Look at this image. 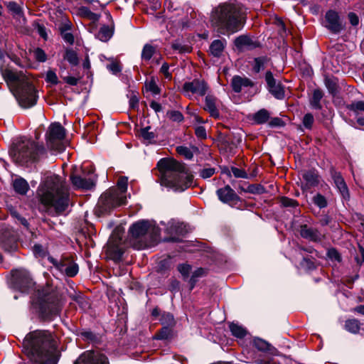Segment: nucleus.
I'll return each mask as SVG.
<instances>
[{
    "label": "nucleus",
    "mask_w": 364,
    "mask_h": 364,
    "mask_svg": "<svg viewBox=\"0 0 364 364\" xmlns=\"http://www.w3.org/2000/svg\"><path fill=\"white\" fill-rule=\"evenodd\" d=\"M146 86H147V89L154 94L156 95L160 92V90H159V87L157 86V85L156 84L154 80H151L147 84Z\"/></svg>",
    "instance_id": "obj_63"
},
{
    "label": "nucleus",
    "mask_w": 364,
    "mask_h": 364,
    "mask_svg": "<svg viewBox=\"0 0 364 364\" xmlns=\"http://www.w3.org/2000/svg\"><path fill=\"white\" fill-rule=\"evenodd\" d=\"M63 59L67 60L72 66H76L79 63L77 53L72 48H67L63 55Z\"/></svg>",
    "instance_id": "obj_34"
},
{
    "label": "nucleus",
    "mask_w": 364,
    "mask_h": 364,
    "mask_svg": "<svg viewBox=\"0 0 364 364\" xmlns=\"http://www.w3.org/2000/svg\"><path fill=\"white\" fill-rule=\"evenodd\" d=\"M46 144L49 149L55 153L63 151L66 147L65 129L59 123H52L46 134Z\"/></svg>",
    "instance_id": "obj_7"
},
{
    "label": "nucleus",
    "mask_w": 364,
    "mask_h": 364,
    "mask_svg": "<svg viewBox=\"0 0 364 364\" xmlns=\"http://www.w3.org/2000/svg\"><path fill=\"white\" fill-rule=\"evenodd\" d=\"M226 42L225 40H215L210 46V53L215 57H220L225 48Z\"/></svg>",
    "instance_id": "obj_28"
},
{
    "label": "nucleus",
    "mask_w": 364,
    "mask_h": 364,
    "mask_svg": "<svg viewBox=\"0 0 364 364\" xmlns=\"http://www.w3.org/2000/svg\"><path fill=\"white\" fill-rule=\"evenodd\" d=\"M171 47L173 50L178 51L180 53H190L191 51V46L188 45H183L178 42L173 43Z\"/></svg>",
    "instance_id": "obj_45"
},
{
    "label": "nucleus",
    "mask_w": 364,
    "mask_h": 364,
    "mask_svg": "<svg viewBox=\"0 0 364 364\" xmlns=\"http://www.w3.org/2000/svg\"><path fill=\"white\" fill-rule=\"evenodd\" d=\"M156 53V47L146 43L144 46L141 51V59L144 61H149L154 56V55Z\"/></svg>",
    "instance_id": "obj_33"
},
{
    "label": "nucleus",
    "mask_w": 364,
    "mask_h": 364,
    "mask_svg": "<svg viewBox=\"0 0 364 364\" xmlns=\"http://www.w3.org/2000/svg\"><path fill=\"white\" fill-rule=\"evenodd\" d=\"M327 22L326 27L333 33H337L342 30V26L340 23L338 14L333 11L329 10L325 16Z\"/></svg>",
    "instance_id": "obj_18"
},
{
    "label": "nucleus",
    "mask_w": 364,
    "mask_h": 364,
    "mask_svg": "<svg viewBox=\"0 0 364 364\" xmlns=\"http://www.w3.org/2000/svg\"><path fill=\"white\" fill-rule=\"evenodd\" d=\"M299 232L303 238L309 241L320 242L321 240V235L319 231L316 228L309 227L307 225H301Z\"/></svg>",
    "instance_id": "obj_21"
},
{
    "label": "nucleus",
    "mask_w": 364,
    "mask_h": 364,
    "mask_svg": "<svg viewBox=\"0 0 364 364\" xmlns=\"http://www.w3.org/2000/svg\"><path fill=\"white\" fill-rule=\"evenodd\" d=\"M8 7L10 11H13L16 14H19L21 12V9L20 6L16 2H10Z\"/></svg>",
    "instance_id": "obj_64"
},
{
    "label": "nucleus",
    "mask_w": 364,
    "mask_h": 364,
    "mask_svg": "<svg viewBox=\"0 0 364 364\" xmlns=\"http://www.w3.org/2000/svg\"><path fill=\"white\" fill-rule=\"evenodd\" d=\"M169 118L173 122H181L183 119V116L179 111H171L168 112Z\"/></svg>",
    "instance_id": "obj_55"
},
{
    "label": "nucleus",
    "mask_w": 364,
    "mask_h": 364,
    "mask_svg": "<svg viewBox=\"0 0 364 364\" xmlns=\"http://www.w3.org/2000/svg\"><path fill=\"white\" fill-rule=\"evenodd\" d=\"M70 179L73 186L77 188L89 190L95 186V181L91 178H82L80 176H72Z\"/></svg>",
    "instance_id": "obj_23"
},
{
    "label": "nucleus",
    "mask_w": 364,
    "mask_h": 364,
    "mask_svg": "<svg viewBox=\"0 0 364 364\" xmlns=\"http://www.w3.org/2000/svg\"><path fill=\"white\" fill-rule=\"evenodd\" d=\"M331 177L333 180V182L340 192V193L343 196L344 198L349 197V191L347 187V185L342 177L341 174L339 172L336 171H331Z\"/></svg>",
    "instance_id": "obj_22"
},
{
    "label": "nucleus",
    "mask_w": 364,
    "mask_h": 364,
    "mask_svg": "<svg viewBox=\"0 0 364 364\" xmlns=\"http://www.w3.org/2000/svg\"><path fill=\"white\" fill-rule=\"evenodd\" d=\"M13 187L14 191L21 195H25L29 189L27 181L22 178H16L13 182Z\"/></svg>",
    "instance_id": "obj_31"
},
{
    "label": "nucleus",
    "mask_w": 364,
    "mask_h": 364,
    "mask_svg": "<svg viewBox=\"0 0 364 364\" xmlns=\"http://www.w3.org/2000/svg\"><path fill=\"white\" fill-rule=\"evenodd\" d=\"M203 109L210 114V117L215 119L220 117L218 100L214 96L207 95L205 97Z\"/></svg>",
    "instance_id": "obj_19"
},
{
    "label": "nucleus",
    "mask_w": 364,
    "mask_h": 364,
    "mask_svg": "<svg viewBox=\"0 0 364 364\" xmlns=\"http://www.w3.org/2000/svg\"><path fill=\"white\" fill-rule=\"evenodd\" d=\"M177 153L181 156H183L186 159H191L193 157V153L192 150L185 146H179L176 148Z\"/></svg>",
    "instance_id": "obj_42"
},
{
    "label": "nucleus",
    "mask_w": 364,
    "mask_h": 364,
    "mask_svg": "<svg viewBox=\"0 0 364 364\" xmlns=\"http://www.w3.org/2000/svg\"><path fill=\"white\" fill-rule=\"evenodd\" d=\"M37 303L42 317L51 319L59 314L61 309L60 296L58 290L48 285L38 291Z\"/></svg>",
    "instance_id": "obj_5"
},
{
    "label": "nucleus",
    "mask_w": 364,
    "mask_h": 364,
    "mask_svg": "<svg viewBox=\"0 0 364 364\" xmlns=\"http://www.w3.org/2000/svg\"><path fill=\"white\" fill-rule=\"evenodd\" d=\"M114 26L113 21L110 25H103L95 34L96 38L102 42H107L113 36Z\"/></svg>",
    "instance_id": "obj_24"
},
{
    "label": "nucleus",
    "mask_w": 364,
    "mask_h": 364,
    "mask_svg": "<svg viewBox=\"0 0 364 364\" xmlns=\"http://www.w3.org/2000/svg\"><path fill=\"white\" fill-rule=\"evenodd\" d=\"M327 256L332 261L341 262V256L335 248L328 250Z\"/></svg>",
    "instance_id": "obj_49"
},
{
    "label": "nucleus",
    "mask_w": 364,
    "mask_h": 364,
    "mask_svg": "<svg viewBox=\"0 0 364 364\" xmlns=\"http://www.w3.org/2000/svg\"><path fill=\"white\" fill-rule=\"evenodd\" d=\"M285 125L284 122L279 117H274L269 122V126L270 127H282Z\"/></svg>",
    "instance_id": "obj_56"
},
{
    "label": "nucleus",
    "mask_w": 364,
    "mask_h": 364,
    "mask_svg": "<svg viewBox=\"0 0 364 364\" xmlns=\"http://www.w3.org/2000/svg\"><path fill=\"white\" fill-rule=\"evenodd\" d=\"M109 251L114 259H117V260L120 259L123 255V251L120 248H118V247H110L109 248Z\"/></svg>",
    "instance_id": "obj_54"
},
{
    "label": "nucleus",
    "mask_w": 364,
    "mask_h": 364,
    "mask_svg": "<svg viewBox=\"0 0 364 364\" xmlns=\"http://www.w3.org/2000/svg\"><path fill=\"white\" fill-rule=\"evenodd\" d=\"M34 57L38 62H45L47 60V55L44 50L40 48H37L33 51Z\"/></svg>",
    "instance_id": "obj_50"
},
{
    "label": "nucleus",
    "mask_w": 364,
    "mask_h": 364,
    "mask_svg": "<svg viewBox=\"0 0 364 364\" xmlns=\"http://www.w3.org/2000/svg\"><path fill=\"white\" fill-rule=\"evenodd\" d=\"M325 85L331 93H334L336 90V84L330 78L325 79Z\"/></svg>",
    "instance_id": "obj_62"
},
{
    "label": "nucleus",
    "mask_w": 364,
    "mask_h": 364,
    "mask_svg": "<svg viewBox=\"0 0 364 364\" xmlns=\"http://www.w3.org/2000/svg\"><path fill=\"white\" fill-rule=\"evenodd\" d=\"M303 178L305 181V188H311L318 186L320 181V177L317 172L313 170L308 171L303 174Z\"/></svg>",
    "instance_id": "obj_25"
},
{
    "label": "nucleus",
    "mask_w": 364,
    "mask_h": 364,
    "mask_svg": "<svg viewBox=\"0 0 364 364\" xmlns=\"http://www.w3.org/2000/svg\"><path fill=\"white\" fill-rule=\"evenodd\" d=\"M314 122V116L311 114L307 113L304 115L303 118V124L306 128L311 129L312 127Z\"/></svg>",
    "instance_id": "obj_52"
},
{
    "label": "nucleus",
    "mask_w": 364,
    "mask_h": 364,
    "mask_svg": "<svg viewBox=\"0 0 364 364\" xmlns=\"http://www.w3.org/2000/svg\"><path fill=\"white\" fill-rule=\"evenodd\" d=\"M243 191L252 194H262L265 193L264 187L260 184H250L247 186V189Z\"/></svg>",
    "instance_id": "obj_41"
},
{
    "label": "nucleus",
    "mask_w": 364,
    "mask_h": 364,
    "mask_svg": "<svg viewBox=\"0 0 364 364\" xmlns=\"http://www.w3.org/2000/svg\"><path fill=\"white\" fill-rule=\"evenodd\" d=\"M269 62V58H268L267 57L262 56L255 58L253 70L255 73H259L261 70H263L266 68Z\"/></svg>",
    "instance_id": "obj_35"
},
{
    "label": "nucleus",
    "mask_w": 364,
    "mask_h": 364,
    "mask_svg": "<svg viewBox=\"0 0 364 364\" xmlns=\"http://www.w3.org/2000/svg\"><path fill=\"white\" fill-rule=\"evenodd\" d=\"M49 262L61 274L70 277H75L78 272V266L69 259H57L53 257L48 258Z\"/></svg>",
    "instance_id": "obj_12"
},
{
    "label": "nucleus",
    "mask_w": 364,
    "mask_h": 364,
    "mask_svg": "<svg viewBox=\"0 0 364 364\" xmlns=\"http://www.w3.org/2000/svg\"><path fill=\"white\" fill-rule=\"evenodd\" d=\"M126 201L125 196H120L117 189L112 188L100 196L98 205L102 211L107 212L113 208L125 204Z\"/></svg>",
    "instance_id": "obj_9"
},
{
    "label": "nucleus",
    "mask_w": 364,
    "mask_h": 364,
    "mask_svg": "<svg viewBox=\"0 0 364 364\" xmlns=\"http://www.w3.org/2000/svg\"><path fill=\"white\" fill-rule=\"evenodd\" d=\"M107 68L113 74H117L122 70L121 66L117 62H112L107 65Z\"/></svg>",
    "instance_id": "obj_57"
},
{
    "label": "nucleus",
    "mask_w": 364,
    "mask_h": 364,
    "mask_svg": "<svg viewBox=\"0 0 364 364\" xmlns=\"http://www.w3.org/2000/svg\"><path fill=\"white\" fill-rule=\"evenodd\" d=\"M269 118L270 114L269 111L265 109H261L252 115V119L257 124H262L267 122Z\"/></svg>",
    "instance_id": "obj_29"
},
{
    "label": "nucleus",
    "mask_w": 364,
    "mask_h": 364,
    "mask_svg": "<svg viewBox=\"0 0 364 364\" xmlns=\"http://www.w3.org/2000/svg\"><path fill=\"white\" fill-rule=\"evenodd\" d=\"M178 270L183 277L184 279H186L191 270V266L187 264H181L178 266Z\"/></svg>",
    "instance_id": "obj_48"
},
{
    "label": "nucleus",
    "mask_w": 364,
    "mask_h": 364,
    "mask_svg": "<svg viewBox=\"0 0 364 364\" xmlns=\"http://www.w3.org/2000/svg\"><path fill=\"white\" fill-rule=\"evenodd\" d=\"M16 97L21 107L29 108L37 102L38 95L34 85L28 80L16 89Z\"/></svg>",
    "instance_id": "obj_8"
},
{
    "label": "nucleus",
    "mask_w": 364,
    "mask_h": 364,
    "mask_svg": "<svg viewBox=\"0 0 364 364\" xmlns=\"http://www.w3.org/2000/svg\"><path fill=\"white\" fill-rule=\"evenodd\" d=\"M1 72L6 83L10 86L14 87L15 89L21 86L23 82L28 81L22 73H18L9 68H4L3 66H1Z\"/></svg>",
    "instance_id": "obj_14"
},
{
    "label": "nucleus",
    "mask_w": 364,
    "mask_h": 364,
    "mask_svg": "<svg viewBox=\"0 0 364 364\" xmlns=\"http://www.w3.org/2000/svg\"><path fill=\"white\" fill-rule=\"evenodd\" d=\"M232 173L235 178H247L248 175L245 170L236 167L231 168Z\"/></svg>",
    "instance_id": "obj_53"
},
{
    "label": "nucleus",
    "mask_w": 364,
    "mask_h": 364,
    "mask_svg": "<svg viewBox=\"0 0 364 364\" xmlns=\"http://www.w3.org/2000/svg\"><path fill=\"white\" fill-rule=\"evenodd\" d=\"M254 86L253 82L247 78L242 77L239 75H235L232 78L231 87L235 92L240 93L243 88L252 87Z\"/></svg>",
    "instance_id": "obj_20"
},
{
    "label": "nucleus",
    "mask_w": 364,
    "mask_h": 364,
    "mask_svg": "<svg viewBox=\"0 0 364 364\" xmlns=\"http://www.w3.org/2000/svg\"><path fill=\"white\" fill-rule=\"evenodd\" d=\"M74 364H109V361L104 354L87 351L82 353Z\"/></svg>",
    "instance_id": "obj_16"
},
{
    "label": "nucleus",
    "mask_w": 364,
    "mask_h": 364,
    "mask_svg": "<svg viewBox=\"0 0 364 364\" xmlns=\"http://www.w3.org/2000/svg\"><path fill=\"white\" fill-rule=\"evenodd\" d=\"M139 136L146 144L154 143L157 137V134L155 133V132L151 130L150 127L140 129L139 132Z\"/></svg>",
    "instance_id": "obj_27"
},
{
    "label": "nucleus",
    "mask_w": 364,
    "mask_h": 364,
    "mask_svg": "<svg viewBox=\"0 0 364 364\" xmlns=\"http://www.w3.org/2000/svg\"><path fill=\"white\" fill-rule=\"evenodd\" d=\"M302 257V261L300 262V265L301 267L308 270H312L316 269V259L314 258H313L312 257H308L305 256H303Z\"/></svg>",
    "instance_id": "obj_39"
},
{
    "label": "nucleus",
    "mask_w": 364,
    "mask_h": 364,
    "mask_svg": "<svg viewBox=\"0 0 364 364\" xmlns=\"http://www.w3.org/2000/svg\"><path fill=\"white\" fill-rule=\"evenodd\" d=\"M279 202L284 207H296L298 205V203L296 200L285 196L281 197Z\"/></svg>",
    "instance_id": "obj_47"
},
{
    "label": "nucleus",
    "mask_w": 364,
    "mask_h": 364,
    "mask_svg": "<svg viewBox=\"0 0 364 364\" xmlns=\"http://www.w3.org/2000/svg\"><path fill=\"white\" fill-rule=\"evenodd\" d=\"M195 134L201 139H206L207 137L206 130L203 126H198L195 128Z\"/></svg>",
    "instance_id": "obj_58"
},
{
    "label": "nucleus",
    "mask_w": 364,
    "mask_h": 364,
    "mask_svg": "<svg viewBox=\"0 0 364 364\" xmlns=\"http://www.w3.org/2000/svg\"><path fill=\"white\" fill-rule=\"evenodd\" d=\"M46 81L51 82L52 84L58 83V77L55 72L49 70L46 73Z\"/></svg>",
    "instance_id": "obj_60"
},
{
    "label": "nucleus",
    "mask_w": 364,
    "mask_h": 364,
    "mask_svg": "<svg viewBox=\"0 0 364 364\" xmlns=\"http://www.w3.org/2000/svg\"><path fill=\"white\" fill-rule=\"evenodd\" d=\"M229 327L232 334L235 337L242 338L247 334L246 330L241 326L232 323Z\"/></svg>",
    "instance_id": "obj_37"
},
{
    "label": "nucleus",
    "mask_w": 364,
    "mask_h": 364,
    "mask_svg": "<svg viewBox=\"0 0 364 364\" xmlns=\"http://www.w3.org/2000/svg\"><path fill=\"white\" fill-rule=\"evenodd\" d=\"M323 97V93L322 90L320 89H316L313 92L312 97L311 99L310 103L311 107L316 109H321V100Z\"/></svg>",
    "instance_id": "obj_32"
},
{
    "label": "nucleus",
    "mask_w": 364,
    "mask_h": 364,
    "mask_svg": "<svg viewBox=\"0 0 364 364\" xmlns=\"http://www.w3.org/2000/svg\"><path fill=\"white\" fill-rule=\"evenodd\" d=\"M23 347L34 364H57L55 343L46 331L36 330L25 337Z\"/></svg>",
    "instance_id": "obj_1"
},
{
    "label": "nucleus",
    "mask_w": 364,
    "mask_h": 364,
    "mask_svg": "<svg viewBox=\"0 0 364 364\" xmlns=\"http://www.w3.org/2000/svg\"><path fill=\"white\" fill-rule=\"evenodd\" d=\"M265 80L269 92L277 99L282 100L284 97V87L279 82H277L271 71L265 74Z\"/></svg>",
    "instance_id": "obj_17"
},
{
    "label": "nucleus",
    "mask_w": 364,
    "mask_h": 364,
    "mask_svg": "<svg viewBox=\"0 0 364 364\" xmlns=\"http://www.w3.org/2000/svg\"><path fill=\"white\" fill-rule=\"evenodd\" d=\"M128 178L126 176H122L117 181V189L119 192L120 196H125L127 190Z\"/></svg>",
    "instance_id": "obj_40"
},
{
    "label": "nucleus",
    "mask_w": 364,
    "mask_h": 364,
    "mask_svg": "<svg viewBox=\"0 0 364 364\" xmlns=\"http://www.w3.org/2000/svg\"><path fill=\"white\" fill-rule=\"evenodd\" d=\"M210 21L222 33H234L242 28L245 16L240 5L225 2L213 9Z\"/></svg>",
    "instance_id": "obj_4"
},
{
    "label": "nucleus",
    "mask_w": 364,
    "mask_h": 364,
    "mask_svg": "<svg viewBox=\"0 0 364 364\" xmlns=\"http://www.w3.org/2000/svg\"><path fill=\"white\" fill-rule=\"evenodd\" d=\"M38 194L41 203L54 208L55 214H63L68 208L70 197L65 182L58 176H48L41 184Z\"/></svg>",
    "instance_id": "obj_2"
},
{
    "label": "nucleus",
    "mask_w": 364,
    "mask_h": 364,
    "mask_svg": "<svg viewBox=\"0 0 364 364\" xmlns=\"http://www.w3.org/2000/svg\"><path fill=\"white\" fill-rule=\"evenodd\" d=\"M171 335V328L168 326H164L155 335V338L159 340L168 339Z\"/></svg>",
    "instance_id": "obj_43"
},
{
    "label": "nucleus",
    "mask_w": 364,
    "mask_h": 364,
    "mask_svg": "<svg viewBox=\"0 0 364 364\" xmlns=\"http://www.w3.org/2000/svg\"><path fill=\"white\" fill-rule=\"evenodd\" d=\"M216 194L222 203L229 204L232 208H242V199L229 185L218 189Z\"/></svg>",
    "instance_id": "obj_11"
},
{
    "label": "nucleus",
    "mask_w": 364,
    "mask_h": 364,
    "mask_svg": "<svg viewBox=\"0 0 364 364\" xmlns=\"http://www.w3.org/2000/svg\"><path fill=\"white\" fill-rule=\"evenodd\" d=\"M250 39L247 36H240L235 41V44L237 47H242L250 44Z\"/></svg>",
    "instance_id": "obj_51"
},
{
    "label": "nucleus",
    "mask_w": 364,
    "mask_h": 364,
    "mask_svg": "<svg viewBox=\"0 0 364 364\" xmlns=\"http://www.w3.org/2000/svg\"><path fill=\"white\" fill-rule=\"evenodd\" d=\"M160 183L175 191H183L191 187L193 176L186 166L171 159H161L157 164Z\"/></svg>",
    "instance_id": "obj_3"
},
{
    "label": "nucleus",
    "mask_w": 364,
    "mask_h": 364,
    "mask_svg": "<svg viewBox=\"0 0 364 364\" xmlns=\"http://www.w3.org/2000/svg\"><path fill=\"white\" fill-rule=\"evenodd\" d=\"M208 89L207 82L204 80L198 78L186 82L183 85V92L188 97L192 96L203 97L206 95Z\"/></svg>",
    "instance_id": "obj_10"
},
{
    "label": "nucleus",
    "mask_w": 364,
    "mask_h": 364,
    "mask_svg": "<svg viewBox=\"0 0 364 364\" xmlns=\"http://www.w3.org/2000/svg\"><path fill=\"white\" fill-rule=\"evenodd\" d=\"M253 346L259 351L269 350L270 345L263 339L256 338L253 340Z\"/></svg>",
    "instance_id": "obj_38"
},
{
    "label": "nucleus",
    "mask_w": 364,
    "mask_h": 364,
    "mask_svg": "<svg viewBox=\"0 0 364 364\" xmlns=\"http://www.w3.org/2000/svg\"><path fill=\"white\" fill-rule=\"evenodd\" d=\"M215 168H203L200 171V176L203 178H208L211 177L215 173Z\"/></svg>",
    "instance_id": "obj_59"
},
{
    "label": "nucleus",
    "mask_w": 364,
    "mask_h": 364,
    "mask_svg": "<svg viewBox=\"0 0 364 364\" xmlns=\"http://www.w3.org/2000/svg\"><path fill=\"white\" fill-rule=\"evenodd\" d=\"M78 14L82 18L92 21V23L98 21L100 18V14L92 12L87 6H80L78 9Z\"/></svg>",
    "instance_id": "obj_30"
},
{
    "label": "nucleus",
    "mask_w": 364,
    "mask_h": 364,
    "mask_svg": "<svg viewBox=\"0 0 364 364\" xmlns=\"http://www.w3.org/2000/svg\"><path fill=\"white\" fill-rule=\"evenodd\" d=\"M61 36L63 39L68 43L69 44L72 45L74 43V36L70 32H65L63 30L62 31Z\"/></svg>",
    "instance_id": "obj_61"
},
{
    "label": "nucleus",
    "mask_w": 364,
    "mask_h": 364,
    "mask_svg": "<svg viewBox=\"0 0 364 364\" xmlns=\"http://www.w3.org/2000/svg\"><path fill=\"white\" fill-rule=\"evenodd\" d=\"M344 327L347 331L357 334L361 329H363V323L356 318H349L346 321Z\"/></svg>",
    "instance_id": "obj_26"
},
{
    "label": "nucleus",
    "mask_w": 364,
    "mask_h": 364,
    "mask_svg": "<svg viewBox=\"0 0 364 364\" xmlns=\"http://www.w3.org/2000/svg\"><path fill=\"white\" fill-rule=\"evenodd\" d=\"M161 322L163 325L166 326H172L174 323V318L170 313H164L161 317Z\"/></svg>",
    "instance_id": "obj_46"
},
{
    "label": "nucleus",
    "mask_w": 364,
    "mask_h": 364,
    "mask_svg": "<svg viewBox=\"0 0 364 364\" xmlns=\"http://www.w3.org/2000/svg\"><path fill=\"white\" fill-rule=\"evenodd\" d=\"M13 280L16 288L21 292L28 291L35 284L28 272L26 271H16L13 274Z\"/></svg>",
    "instance_id": "obj_13"
},
{
    "label": "nucleus",
    "mask_w": 364,
    "mask_h": 364,
    "mask_svg": "<svg viewBox=\"0 0 364 364\" xmlns=\"http://www.w3.org/2000/svg\"><path fill=\"white\" fill-rule=\"evenodd\" d=\"M45 152L46 150L42 146L27 139L16 144L12 151L15 160L20 164L36 161Z\"/></svg>",
    "instance_id": "obj_6"
},
{
    "label": "nucleus",
    "mask_w": 364,
    "mask_h": 364,
    "mask_svg": "<svg viewBox=\"0 0 364 364\" xmlns=\"http://www.w3.org/2000/svg\"><path fill=\"white\" fill-rule=\"evenodd\" d=\"M348 109L356 114L362 112H364V101L353 102L348 106Z\"/></svg>",
    "instance_id": "obj_44"
},
{
    "label": "nucleus",
    "mask_w": 364,
    "mask_h": 364,
    "mask_svg": "<svg viewBox=\"0 0 364 364\" xmlns=\"http://www.w3.org/2000/svg\"><path fill=\"white\" fill-rule=\"evenodd\" d=\"M312 203L320 209L325 208L328 206L326 198L319 193H317L313 196Z\"/></svg>",
    "instance_id": "obj_36"
},
{
    "label": "nucleus",
    "mask_w": 364,
    "mask_h": 364,
    "mask_svg": "<svg viewBox=\"0 0 364 364\" xmlns=\"http://www.w3.org/2000/svg\"><path fill=\"white\" fill-rule=\"evenodd\" d=\"M150 230L154 234L155 237L154 240H156V237L159 235V229L151 227L147 221L142 220L133 224L129 228V232L132 237L137 239L144 236Z\"/></svg>",
    "instance_id": "obj_15"
}]
</instances>
